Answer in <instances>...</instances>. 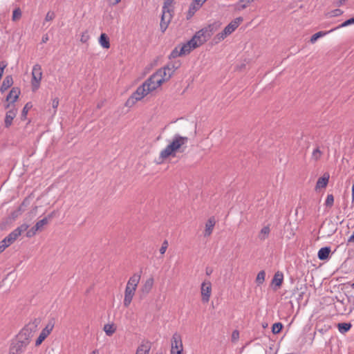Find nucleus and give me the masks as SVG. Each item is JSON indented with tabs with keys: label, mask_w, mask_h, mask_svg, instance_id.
I'll return each mask as SVG.
<instances>
[{
	"label": "nucleus",
	"mask_w": 354,
	"mask_h": 354,
	"mask_svg": "<svg viewBox=\"0 0 354 354\" xmlns=\"http://www.w3.org/2000/svg\"><path fill=\"white\" fill-rule=\"evenodd\" d=\"M242 21L241 17L236 18L233 21H232L225 28H224V31L229 35L232 32H233L236 28L239 26L240 22Z\"/></svg>",
	"instance_id": "15"
},
{
	"label": "nucleus",
	"mask_w": 354,
	"mask_h": 354,
	"mask_svg": "<svg viewBox=\"0 0 354 354\" xmlns=\"http://www.w3.org/2000/svg\"><path fill=\"white\" fill-rule=\"evenodd\" d=\"M214 31V25H209L207 27H205L196 32L192 38V40H194V42H196L197 47H198L206 42L211 37Z\"/></svg>",
	"instance_id": "5"
},
{
	"label": "nucleus",
	"mask_w": 354,
	"mask_h": 354,
	"mask_svg": "<svg viewBox=\"0 0 354 354\" xmlns=\"http://www.w3.org/2000/svg\"><path fill=\"white\" fill-rule=\"evenodd\" d=\"M54 328V322L53 321L49 322L46 327L43 329L48 335H50Z\"/></svg>",
	"instance_id": "38"
},
{
	"label": "nucleus",
	"mask_w": 354,
	"mask_h": 354,
	"mask_svg": "<svg viewBox=\"0 0 354 354\" xmlns=\"http://www.w3.org/2000/svg\"><path fill=\"white\" fill-rule=\"evenodd\" d=\"M249 4L247 3V0H239L236 6L238 10H241L245 9Z\"/></svg>",
	"instance_id": "40"
},
{
	"label": "nucleus",
	"mask_w": 354,
	"mask_h": 354,
	"mask_svg": "<svg viewBox=\"0 0 354 354\" xmlns=\"http://www.w3.org/2000/svg\"><path fill=\"white\" fill-rule=\"evenodd\" d=\"M104 331L107 336H111L116 330V327L113 324H107L104 326Z\"/></svg>",
	"instance_id": "25"
},
{
	"label": "nucleus",
	"mask_w": 354,
	"mask_h": 354,
	"mask_svg": "<svg viewBox=\"0 0 354 354\" xmlns=\"http://www.w3.org/2000/svg\"><path fill=\"white\" fill-rule=\"evenodd\" d=\"M42 78L41 67L39 64H35L32 69L31 86L32 91H36L40 86Z\"/></svg>",
	"instance_id": "7"
},
{
	"label": "nucleus",
	"mask_w": 354,
	"mask_h": 354,
	"mask_svg": "<svg viewBox=\"0 0 354 354\" xmlns=\"http://www.w3.org/2000/svg\"><path fill=\"white\" fill-rule=\"evenodd\" d=\"M19 94V88L13 87L6 97V101H8V103L5 106V108L9 109L10 107V104L15 103L17 100Z\"/></svg>",
	"instance_id": "10"
},
{
	"label": "nucleus",
	"mask_w": 354,
	"mask_h": 354,
	"mask_svg": "<svg viewBox=\"0 0 354 354\" xmlns=\"http://www.w3.org/2000/svg\"><path fill=\"white\" fill-rule=\"evenodd\" d=\"M39 322L35 319L32 323L26 325L18 334L10 347V354H20L25 350L29 344L32 333L37 330Z\"/></svg>",
	"instance_id": "2"
},
{
	"label": "nucleus",
	"mask_w": 354,
	"mask_h": 354,
	"mask_svg": "<svg viewBox=\"0 0 354 354\" xmlns=\"http://www.w3.org/2000/svg\"><path fill=\"white\" fill-rule=\"evenodd\" d=\"M189 138L186 136H182L176 133L169 141V144L162 149L159 156V158L163 160L169 156L174 157L177 152H183L186 148Z\"/></svg>",
	"instance_id": "3"
},
{
	"label": "nucleus",
	"mask_w": 354,
	"mask_h": 354,
	"mask_svg": "<svg viewBox=\"0 0 354 354\" xmlns=\"http://www.w3.org/2000/svg\"><path fill=\"white\" fill-rule=\"evenodd\" d=\"M90 354H99V352L97 350H94Z\"/></svg>",
	"instance_id": "57"
},
{
	"label": "nucleus",
	"mask_w": 354,
	"mask_h": 354,
	"mask_svg": "<svg viewBox=\"0 0 354 354\" xmlns=\"http://www.w3.org/2000/svg\"><path fill=\"white\" fill-rule=\"evenodd\" d=\"M353 288H354V283H353Z\"/></svg>",
	"instance_id": "60"
},
{
	"label": "nucleus",
	"mask_w": 354,
	"mask_h": 354,
	"mask_svg": "<svg viewBox=\"0 0 354 354\" xmlns=\"http://www.w3.org/2000/svg\"><path fill=\"white\" fill-rule=\"evenodd\" d=\"M59 105V99L57 97L55 98L52 101V106L54 109H56Z\"/></svg>",
	"instance_id": "49"
},
{
	"label": "nucleus",
	"mask_w": 354,
	"mask_h": 354,
	"mask_svg": "<svg viewBox=\"0 0 354 354\" xmlns=\"http://www.w3.org/2000/svg\"><path fill=\"white\" fill-rule=\"evenodd\" d=\"M7 66V63L6 62H0V80L2 77V75L3 74L4 68Z\"/></svg>",
	"instance_id": "45"
},
{
	"label": "nucleus",
	"mask_w": 354,
	"mask_h": 354,
	"mask_svg": "<svg viewBox=\"0 0 354 354\" xmlns=\"http://www.w3.org/2000/svg\"><path fill=\"white\" fill-rule=\"evenodd\" d=\"M13 84V79L11 75H7L1 86L0 91L1 93L5 92L8 88H10Z\"/></svg>",
	"instance_id": "18"
},
{
	"label": "nucleus",
	"mask_w": 354,
	"mask_h": 354,
	"mask_svg": "<svg viewBox=\"0 0 354 354\" xmlns=\"http://www.w3.org/2000/svg\"><path fill=\"white\" fill-rule=\"evenodd\" d=\"M49 40V37L47 34L44 35L41 38L42 43H46Z\"/></svg>",
	"instance_id": "52"
},
{
	"label": "nucleus",
	"mask_w": 354,
	"mask_h": 354,
	"mask_svg": "<svg viewBox=\"0 0 354 354\" xmlns=\"http://www.w3.org/2000/svg\"><path fill=\"white\" fill-rule=\"evenodd\" d=\"M17 113V110L15 107L10 109L6 112L4 120L5 127L6 128H8L12 124V120L15 118Z\"/></svg>",
	"instance_id": "14"
},
{
	"label": "nucleus",
	"mask_w": 354,
	"mask_h": 354,
	"mask_svg": "<svg viewBox=\"0 0 354 354\" xmlns=\"http://www.w3.org/2000/svg\"><path fill=\"white\" fill-rule=\"evenodd\" d=\"M215 225V220L214 218H209L205 224V230L204 232L205 236H209L214 229Z\"/></svg>",
	"instance_id": "19"
},
{
	"label": "nucleus",
	"mask_w": 354,
	"mask_h": 354,
	"mask_svg": "<svg viewBox=\"0 0 354 354\" xmlns=\"http://www.w3.org/2000/svg\"><path fill=\"white\" fill-rule=\"evenodd\" d=\"M348 241L350 243H354V231L353 234L348 238Z\"/></svg>",
	"instance_id": "54"
},
{
	"label": "nucleus",
	"mask_w": 354,
	"mask_h": 354,
	"mask_svg": "<svg viewBox=\"0 0 354 354\" xmlns=\"http://www.w3.org/2000/svg\"><path fill=\"white\" fill-rule=\"evenodd\" d=\"M227 35H228L224 30H223L214 37V41L216 44H217L223 40L225 37H227Z\"/></svg>",
	"instance_id": "30"
},
{
	"label": "nucleus",
	"mask_w": 354,
	"mask_h": 354,
	"mask_svg": "<svg viewBox=\"0 0 354 354\" xmlns=\"http://www.w3.org/2000/svg\"><path fill=\"white\" fill-rule=\"evenodd\" d=\"M352 325L351 323H339L337 324V328L340 333L344 334L347 333L351 328Z\"/></svg>",
	"instance_id": "24"
},
{
	"label": "nucleus",
	"mask_w": 354,
	"mask_h": 354,
	"mask_svg": "<svg viewBox=\"0 0 354 354\" xmlns=\"http://www.w3.org/2000/svg\"><path fill=\"white\" fill-rule=\"evenodd\" d=\"M88 39H89V35L86 32H85L82 34L80 41L82 43H86L88 40Z\"/></svg>",
	"instance_id": "47"
},
{
	"label": "nucleus",
	"mask_w": 354,
	"mask_h": 354,
	"mask_svg": "<svg viewBox=\"0 0 354 354\" xmlns=\"http://www.w3.org/2000/svg\"><path fill=\"white\" fill-rule=\"evenodd\" d=\"M179 66V63H171L157 71L131 94L126 102V106H132L136 102L141 100L150 92L159 87L164 82L169 80Z\"/></svg>",
	"instance_id": "1"
},
{
	"label": "nucleus",
	"mask_w": 354,
	"mask_h": 354,
	"mask_svg": "<svg viewBox=\"0 0 354 354\" xmlns=\"http://www.w3.org/2000/svg\"><path fill=\"white\" fill-rule=\"evenodd\" d=\"M32 107V104L30 102H28L26 104L24 107L23 108L22 112H21V118H26L27 113L28 112V110Z\"/></svg>",
	"instance_id": "36"
},
{
	"label": "nucleus",
	"mask_w": 354,
	"mask_h": 354,
	"mask_svg": "<svg viewBox=\"0 0 354 354\" xmlns=\"http://www.w3.org/2000/svg\"><path fill=\"white\" fill-rule=\"evenodd\" d=\"M38 230H35V226L32 227L30 230H29L28 231H27L26 232V236L27 237H32L34 235H35V234L37 233Z\"/></svg>",
	"instance_id": "44"
},
{
	"label": "nucleus",
	"mask_w": 354,
	"mask_h": 354,
	"mask_svg": "<svg viewBox=\"0 0 354 354\" xmlns=\"http://www.w3.org/2000/svg\"><path fill=\"white\" fill-rule=\"evenodd\" d=\"M171 354H183V353H180V351H176L175 353H171Z\"/></svg>",
	"instance_id": "58"
},
{
	"label": "nucleus",
	"mask_w": 354,
	"mask_h": 354,
	"mask_svg": "<svg viewBox=\"0 0 354 354\" xmlns=\"http://www.w3.org/2000/svg\"><path fill=\"white\" fill-rule=\"evenodd\" d=\"M206 273H207V274H208V275H209V274H210L211 271H208V270H207V271H206Z\"/></svg>",
	"instance_id": "59"
},
{
	"label": "nucleus",
	"mask_w": 354,
	"mask_h": 354,
	"mask_svg": "<svg viewBox=\"0 0 354 354\" xmlns=\"http://www.w3.org/2000/svg\"><path fill=\"white\" fill-rule=\"evenodd\" d=\"M201 293L203 302H208L212 293V283L209 281H204L201 283Z\"/></svg>",
	"instance_id": "8"
},
{
	"label": "nucleus",
	"mask_w": 354,
	"mask_h": 354,
	"mask_svg": "<svg viewBox=\"0 0 354 354\" xmlns=\"http://www.w3.org/2000/svg\"><path fill=\"white\" fill-rule=\"evenodd\" d=\"M283 328V324L281 322L274 323L272 326V332L273 334H278Z\"/></svg>",
	"instance_id": "31"
},
{
	"label": "nucleus",
	"mask_w": 354,
	"mask_h": 354,
	"mask_svg": "<svg viewBox=\"0 0 354 354\" xmlns=\"http://www.w3.org/2000/svg\"><path fill=\"white\" fill-rule=\"evenodd\" d=\"M21 17V11L20 8H17L13 10L12 20L16 21Z\"/></svg>",
	"instance_id": "41"
},
{
	"label": "nucleus",
	"mask_w": 354,
	"mask_h": 354,
	"mask_svg": "<svg viewBox=\"0 0 354 354\" xmlns=\"http://www.w3.org/2000/svg\"><path fill=\"white\" fill-rule=\"evenodd\" d=\"M239 339V332L237 330H235L232 332V341L236 342Z\"/></svg>",
	"instance_id": "46"
},
{
	"label": "nucleus",
	"mask_w": 354,
	"mask_h": 354,
	"mask_svg": "<svg viewBox=\"0 0 354 354\" xmlns=\"http://www.w3.org/2000/svg\"><path fill=\"white\" fill-rule=\"evenodd\" d=\"M8 247V244L3 243V241H1L0 242V253L2 252Z\"/></svg>",
	"instance_id": "50"
},
{
	"label": "nucleus",
	"mask_w": 354,
	"mask_h": 354,
	"mask_svg": "<svg viewBox=\"0 0 354 354\" xmlns=\"http://www.w3.org/2000/svg\"><path fill=\"white\" fill-rule=\"evenodd\" d=\"M109 4L111 5H116L118 4L121 0H107Z\"/></svg>",
	"instance_id": "53"
},
{
	"label": "nucleus",
	"mask_w": 354,
	"mask_h": 354,
	"mask_svg": "<svg viewBox=\"0 0 354 354\" xmlns=\"http://www.w3.org/2000/svg\"><path fill=\"white\" fill-rule=\"evenodd\" d=\"M55 17V15L54 12L49 11V12H47V14L46 15L45 21H51Z\"/></svg>",
	"instance_id": "43"
},
{
	"label": "nucleus",
	"mask_w": 354,
	"mask_h": 354,
	"mask_svg": "<svg viewBox=\"0 0 354 354\" xmlns=\"http://www.w3.org/2000/svg\"><path fill=\"white\" fill-rule=\"evenodd\" d=\"M99 43L104 48H109L110 47L109 39L105 33L100 35Z\"/></svg>",
	"instance_id": "22"
},
{
	"label": "nucleus",
	"mask_w": 354,
	"mask_h": 354,
	"mask_svg": "<svg viewBox=\"0 0 354 354\" xmlns=\"http://www.w3.org/2000/svg\"><path fill=\"white\" fill-rule=\"evenodd\" d=\"M29 227V225L24 223L15 229L2 241L3 243L8 244V246L11 245L21 234L26 231Z\"/></svg>",
	"instance_id": "6"
},
{
	"label": "nucleus",
	"mask_w": 354,
	"mask_h": 354,
	"mask_svg": "<svg viewBox=\"0 0 354 354\" xmlns=\"http://www.w3.org/2000/svg\"><path fill=\"white\" fill-rule=\"evenodd\" d=\"M206 1L207 0H193L192 2L201 7Z\"/></svg>",
	"instance_id": "51"
},
{
	"label": "nucleus",
	"mask_w": 354,
	"mask_h": 354,
	"mask_svg": "<svg viewBox=\"0 0 354 354\" xmlns=\"http://www.w3.org/2000/svg\"><path fill=\"white\" fill-rule=\"evenodd\" d=\"M154 280L152 277L147 279L140 287V298L145 297L150 292L153 286Z\"/></svg>",
	"instance_id": "11"
},
{
	"label": "nucleus",
	"mask_w": 354,
	"mask_h": 354,
	"mask_svg": "<svg viewBox=\"0 0 354 354\" xmlns=\"http://www.w3.org/2000/svg\"><path fill=\"white\" fill-rule=\"evenodd\" d=\"M178 47L179 50H180V53L185 55L189 54L191 52V50L197 48V44L196 42H194V40H192L191 39L185 44H183L181 46Z\"/></svg>",
	"instance_id": "13"
},
{
	"label": "nucleus",
	"mask_w": 354,
	"mask_h": 354,
	"mask_svg": "<svg viewBox=\"0 0 354 354\" xmlns=\"http://www.w3.org/2000/svg\"><path fill=\"white\" fill-rule=\"evenodd\" d=\"M167 247H168V242H167V241L165 240L163 241L162 246L160 248V253L161 254H164L167 250Z\"/></svg>",
	"instance_id": "42"
},
{
	"label": "nucleus",
	"mask_w": 354,
	"mask_h": 354,
	"mask_svg": "<svg viewBox=\"0 0 354 354\" xmlns=\"http://www.w3.org/2000/svg\"><path fill=\"white\" fill-rule=\"evenodd\" d=\"M354 201V185L352 187V202Z\"/></svg>",
	"instance_id": "56"
},
{
	"label": "nucleus",
	"mask_w": 354,
	"mask_h": 354,
	"mask_svg": "<svg viewBox=\"0 0 354 354\" xmlns=\"http://www.w3.org/2000/svg\"><path fill=\"white\" fill-rule=\"evenodd\" d=\"M344 1H345V0H338L336 2V5L339 6L342 5L344 3Z\"/></svg>",
	"instance_id": "55"
},
{
	"label": "nucleus",
	"mask_w": 354,
	"mask_h": 354,
	"mask_svg": "<svg viewBox=\"0 0 354 354\" xmlns=\"http://www.w3.org/2000/svg\"><path fill=\"white\" fill-rule=\"evenodd\" d=\"M140 280V274L136 273L133 274L127 281V286L133 287L134 289H137L138 285Z\"/></svg>",
	"instance_id": "17"
},
{
	"label": "nucleus",
	"mask_w": 354,
	"mask_h": 354,
	"mask_svg": "<svg viewBox=\"0 0 354 354\" xmlns=\"http://www.w3.org/2000/svg\"><path fill=\"white\" fill-rule=\"evenodd\" d=\"M343 13V11H342L340 9H335L331 11L330 15L333 17H337L341 15Z\"/></svg>",
	"instance_id": "48"
},
{
	"label": "nucleus",
	"mask_w": 354,
	"mask_h": 354,
	"mask_svg": "<svg viewBox=\"0 0 354 354\" xmlns=\"http://www.w3.org/2000/svg\"><path fill=\"white\" fill-rule=\"evenodd\" d=\"M322 151H320L319 148L317 147L312 152V159L317 161L318 160L321 156H322Z\"/></svg>",
	"instance_id": "33"
},
{
	"label": "nucleus",
	"mask_w": 354,
	"mask_h": 354,
	"mask_svg": "<svg viewBox=\"0 0 354 354\" xmlns=\"http://www.w3.org/2000/svg\"><path fill=\"white\" fill-rule=\"evenodd\" d=\"M183 55L182 53H180V50H179V47H176L171 53L169 55V58H176L178 56Z\"/></svg>",
	"instance_id": "37"
},
{
	"label": "nucleus",
	"mask_w": 354,
	"mask_h": 354,
	"mask_svg": "<svg viewBox=\"0 0 354 354\" xmlns=\"http://www.w3.org/2000/svg\"><path fill=\"white\" fill-rule=\"evenodd\" d=\"M48 219L46 217H45V218H42L41 220L39 221L35 225V230H41L43 228V227L48 223Z\"/></svg>",
	"instance_id": "29"
},
{
	"label": "nucleus",
	"mask_w": 354,
	"mask_h": 354,
	"mask_svg": "<svg viewBox=\"0 0 354 354\" xmlns=\"http://www.w3.org/2000/svg\"><path fill=\"white\" fill-rule=\"evenodd\" d=\"M352 24H354V17L346 20L342 24L339 25L337 28H334L333 30L344 28V27H346V26H350Z\"/></svg>",
	"instance_id": "35"
},
{
	"label": "nucleus",
	"mask_w": 354,
	"mask_h": 354,
	"mask_svg": "<svg viewBox=\"0 0 354 354\" xmlns=\"http://www.w3.org/2000/svg\"><path fill=\"white\" fill-rule=\"evenodd\" d=\"M266 272L263 270L260 271L257 276L256 282L258 284H262L265 281Z\"/></svg>",
	"instance_id": "34"
},
{
	"label": "nucleus",
	"mask_w": 354,
	"mask_h": 354,
	"mask_svg": "<svg viewBox=\"0 0 354 354\" xmlns=\"http://www.w3.org/2000/svg\"><path fill=\"white\" fill-rule=\"evenodd\" d=\"M333 203H334L333 195V194H328L327 197H326V201H325V205L326 206H328V207H332L333 205Z\"/></svg>",
	"instance_id": "39"
},
{
	"label": "nucleus",
	"mask_w": 354,
	"mask_h": 354,
	"mask_svg": "<svg viewBox=\"0 0 354 354\" xmlns=\"http://www.w3.org/2000/svg\"><path fill=\"white\" fill-rule=\"evenodd\" d=\"M150 346L147 343H142L137 348L136 354H149Z\"/></svg>",
	"instance_id": "21"
},
{
	"label": "nucleus",
	"mask_w": 354,
	"mask_h": 354,
	"mask_svg": "<svg viewBox=\"0 0 354 354\" xmlns=\"http://www.w3.org/2000/svg\"><path fill=\"white\" fill-rule=\"evenodd\" d=\"M201 6H198L197 4L194 3V2H192V3L189 6L188 13H187V19L192 17L195 12L199 10Z\"/></svg>",
	"instance_id": "26"
},
{
	"label": "nucleus",
	"mask_w": 354,
	"mask_h": 354,
	"mask_svg": "<svg viewBox=\"0 0 354 354\" xmlns=\"http://www.w3.org/2000/svg\"><path fill=\"white\" fill-rule=\"evenodd\" d=\"M136 290L134 289L133 287L126 286L124 290V297L123 300V305L125 307H129V305L131 304L133 296L135 295Z\"/></svg>",
	"instance_id": "12"
},
{
	"label": "nucleus",
	"mask_w": 354,
	"mask_h": 354,
	"mask_svg": "<svg viewBox=\"0 0 354 354\" xmlns=\"http://www.w3.org/2000/svg\"><path fill=\"white\" fill-rule=\"evenodd\" d=\"M270 227L268 225L267 226H265L263 227L259 234V239L261 240V241H264L266 240L269 234H270Z\"/></svg>",
	"instance_id": "23"
},
{
	"label": "nucleus",
	"mask_w": 354,
	"mask_h": 354,
	"mask_svg": "<svg viewBox=\"0 0 354 354\" xmlns=\"http://www.w3.org/2000/svg\"><path fill=\"white\" fill-rule=\"evenodd\" d=\"M283 281V274H279V272L276 273L272 279V283H274L276 286H280Z\"/></svg>",
	"instance_id": "28"
},
{
	"label": "nucleus",
	"mask_w": 354,
	"mask_h": 354,
	"mask_svg": "<svg viewBox=\"0 0 354 354\" xmlns=\"http://www.w3.org/2000/svg\"><path fill=\"white\" fill-rule=\"evenodd\" d=\"M174 0H165L162 9V17L160 21V29L165 32L172 17V3Z\"/></svg>",
	"instance_id": "4"
},
{
	"label": "nucleus",
	"mask_w": 354,
	"mask_h": 354,
	"mask_svg": "<svg viewBox=\"0 0 354 354\" xmlns=\"http://www.w3.org/2000/svg\"><path fill=\"white\" fill-rule=\"evenodd\" d=\"M330 252V248L328 246L323 247L319 249L317 253V257L319 260H326L329 257Z\"/></svg>",
	"instance_id": "20"
},
{
	"label": "nucleus",
	"mask_w": 354,
	"mask_h": 354,
	"mask_svg": "<svg viewBox=\"0 0 354 354\" xmlns=\"http://www.w3.org/2000/svg\"><path fill=\"white\" fill-rule=\"evenodd\" d=\"M333 30H334L332 29L329 32L319 31V32L315 33L314 35H312V37L310 38V42L314 44L319 38L325 36L328 32H330Z\"/></svg>",
	"instance_id": "27"
},
{
	"label": "nucleus",
	"mask_w": 354,
	"mask_h": 354,
	"mask_svg": "<svg viewBox=\"0 0 354 354\" xmlns=\"http://www.w3.org/2000/svg\"><path fill=\"white\" fill-rule=\"evenodd\" d=\"M46 332H44L43 330H41V333L39 334L38 338L37 339L35 342V346L40 345L42 342L48 336Z\"/></svg>",
	"instance_id": "32"
},
{
	"label": "nucleus",
	"mask_w": 354,
	"mask_h": 354,
	"mask_svg": "<svg viewBox=\"0 0 354 354\" xmlns=\"http://www.w3.org/2000/svg\"><path fill=\"white\" fill-rule=\"evenodd\" d=\"M329 178V174L328 173H324L322 177L318 178L316 183L315 189L318 190L319 189L325 188L328 185Z\"/></svg>",
	"instance_id": "16"
},
{
	"label": "nucleus",
	"mask_w": 354,
	"mask_h": 354,
	"mask_svg": "<svg viewBox=\"0 0 354 354\" xmlns=\"http://www.w3.org/2000/svg\"><path fill=\"white\" fill-rule=\"evenodd\" d=\"M176 351H183L181 336L178 333H175L171 338V353H175Z\"/></svg>",
	"instance_id": "9"
}]
</instances>
